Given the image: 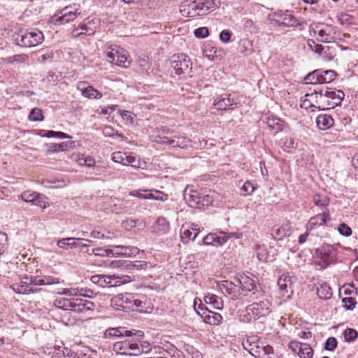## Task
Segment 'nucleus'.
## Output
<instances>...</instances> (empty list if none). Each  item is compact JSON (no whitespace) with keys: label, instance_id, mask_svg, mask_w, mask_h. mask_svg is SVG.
<instances>
[{"label":"nucleus","instance_id":"f257e3e1","mask_svg":"<svg viewBox=\"0 0 358 358\" xmlns=\"http://www.w3.org/2000/svg\"><path fill=\"white\" fill-rule=\"evenodd\" d=\"M259 292H253L250 294L243 295V302L251 303L242 311L240 317L243 322H250L266 317L271 312V303L268 299L259 300Z\"/></svg>","mask_w":358,"mask_h":358},{"label":"nucleus","instance_id":"f03ea898","mask_svg":"<svg viewBox=\"0 0 358 358\" xmlns=\"http://www.w3.org/2000/svg\"><path fill=\"white\" fill-rule=\"evenodd\" d=\"M309 33L321 43H332L338 38V28L322 22H313L309 25Z\"/></svg>","mask_w":358,"mask_h":358},{"label":"nucleus","instance_id":"7ed1b4c3","mask_svg":"<svg viewBox=\"0 0 358 358\" xmlns=\"http://www.w3.org/2000/svg\"><path fill=\"white\" fill-rule=\"evenodd\" d=\"M14 43L22 48H31L41 44L43 40V34L38 30H25L13 35Z\"/></svg>","mask_w":358,"mask_h":358},{"label":"nucleus","instance_id":"20e7f679","mask_svg":"<svg viewBox=\"0 0 358 358\" xmlns=\"http://www.w3.org/2000/svg\"><path fill=\"white\" fill-rule=\"evenodd\" d=\"M243 345L245 350L257 358H270V355L273 354L272 346L265 345L257 340L255 337L248 338Z\"/></svg>","mask_w":358,"mask_h":358},{"label":"nucleus","instance_id":"39448f33","mask_svg":"<svg viewBox=\"0 0 358 358\" xmlns=\"http://www.w3.org/2000/svg\"><path fill=\"white\" fill-rule=\"evenodd\" d=\"M336 256V251L332 245H323L316 250L315 264L321 268H324L335 261Z\"/></svg>","mask_w":358,"mask_h":358},{"label":"nucleus","instance_id":"423d86ee","mask_svg":"<svg viewBox=\"0 0 358 358\" xmlns=\"http://www.w3.org/2000/svg\"><path fill=\"white\" fill-rule=\"evenodd\" d=\"M80 13L79 5H71L64 8L59 13L54 15L52 22L55 24H64L73 20Z\"/></svg>","mask_w":358,"mask_h":358},{"label":"nucleus","instance_id":"0eeeda50","mask_svg":"<svg viewBox=\"0 0 358 358\" xmlns=\"http://www.w3.org/2000/svg\"><path fill=\"white\" fill-rule=\"evenodd\" d=\"M171 67L178 76L189 74L192 69V63L189 57L184 54L174 55L171 57Z\"/></svg>","mask_w":358,"mask_h":358},{"label":"nucleus","instance_id":"6e6552de","mask_svg":"<svg viewBox=\"0 0 358 358\" xmlns=\"http://www.w3.org/2000/svg\"><path fill=\"white\" fill-rule=\"evenodd\" d=\"M320 91L323 95L327 110L340 105L345 96L343 91L336 89L327 87L324 90H320Z\"/></svg>","mask_w":358,"mask_h":358},{"label":"nucleus","instance_id":"1a4fd4ad","mask_svg":"<svg viewBox=\"0 0 358 358\" xmlns=\"http://www.w3.org/2000/svg\"><path fill=\"white\" fill-rule=\"evenodd\" d=\"M272 22L278 26L297 27L299 25L298 19L289 10H278L273 15Z\"/></svg>","mask_w":358,"mask_h":358},{"label":"nucleus","instance_id":"9d476101","mask_svg":"<svg viewBox=\"0 0 358 358\" xmlns=\"http://www.w3.org/2000/svg\"><path fill=\"white\" fill-rule=\"evenodd\" d=\"M301 106L306 108H316L321 110H327L323 95L320 90L319 92L315 90L313 93L306 94Z\"/></svg>","mask_w":358,"mask_h":358},{"label":"nucleus","instance_id":"9b49d317","mask_svg":"<svg viewBox=\"0 0 358 358\" xmlns=\"http://www.w3.org/2000/svg\"><path fill=\"white\" fill-rule=\"evenodd\" d=\"M295 280L294 276L289 273L282 274L278 280V286L280 289V294L282 297L290 299L293 294V283Z\"/></svg>","mask_w":358,"mask_h":358},{"label":"nucleus","instance_id":"f8f14e48","mask_svg":"<svg viewBox=\"0 0 358 358\" xmlns=\"http://www.w3.org/2000/svg\"><path fill=\"white\" fill-rule=\"evenodd\" d=\"M131 336H127V355L137 356L139 355L138 343L140 339L144 337V333L142 331L132 330Z\"/></svg>","mask_w":358,"mask_h":358},{"label":"nucleus","instance_id":"ddd939ff","mask_svg":"<svg viewBox=\"0 0 358 358\" xmlns=\"http://www.w3.org/2000/svg\"><path fill=\"white\" fill-rule=\"evenodd\" d=\"M106 55L108 58V62L111 64H115L117 66L127 68L130 65V61L127 57V52L124 50L120 52L111 49L106 52Z\"/></svg>","mask_w":358,"mask_h":358},{"label":"nucleus","instance_id":"4468645a","mask_svg":"<svg viewBox=\"0 0 358 358\" xmlns=\"http://www.w3.org/2000/svg\"><path fill=\"white\" fill-rule=\"evenodd\" d=\"M237 291H228L233 296H239L241 292H251L255 287V281L249 276L240 275L237 277Z\"/></svg>","mask_w":358,"mask_h":358},{"label":"nucleus","instance_id":"2eb2a0df","mask_svg":"<svg viewBox=\"0 0 358 358\" xmlns=\"http://www.w3.org/2000/svg\"><path fill=\"white\" fill-rule=\"evenodd\" d=\"M134 295L128 292L119 294L111 299V303L117 309L133 310Z\"/></svg>","mask_w":358,"mask_h":358},{"label":"nucleus","instance_id":"dca6fc26","mask_svg":"<svg viewBox=\"0 0 358 358\" xmlns=\"http://www.w3.org/2000/svg\"><path fill=\"white\" fill-rule=\"evenodd\" d=\"M91 281L99 287H116L121 284V279L115 275H94L90 278Z\"/></svg>","mask_w":358,"mask_h":358},{"label":"nucleus","instance_id":"f3484780","mask_svg":"<svg viewBox=\"0 0 358 358\" xmlns=\"http://www.w3.org/2000/svg\"><path fill=\"white\" fill-rule=\"evenodd\" d=\"M235 234L231 233L227 235L226 233L220 231L219 234L211 233L203 238V243L205 245H222L225 243L229 238L234 237Z\"/></svg>","mask_w":358,"mask_h":358},{"label":"nucleus","instance_id":"a211bd4d","mask_svg":"<svg viewBox=\"0 0 358 358\" xmlns=\"http://www.w3.org/2000/svg\"><path fill=\"white\" fill-rule=\"evenodd\" d=\"M289 348L296 352L300 358H312L313 357V350L307 343L293 341L289 343Z\"/></svg>","mask_w":358,"mask_h":358},{"label":"nucleus","instance_id":"6ab92c4d","mask_svg":"<svg viewBox=\"0 0 358 358\" xmlns=\"http://www.w3.org/2000/svg\"><path fill=\"white\" fill-rule=\"evenodd\" d=\"M22 199L26 202H31L34 205L43 208L46 207V202L44 200L45 196L36 192L31 190L24 191L22 194Z\"/></svg>","mask_w":358,"mask_h":358},{"label":"nucleus","instance_id":"aec40b11","mask_svg":"<svg viewBox=\"0 0 358 358\" xmlns=\"http://www.w3.org/2000/svg\"><path fill=\"white\" fill-rule=\"evenodd\" d=\"M133 310L140 313H150L152 308L144 295H134Z\"/></svg>","mask_w":358,"mask_h":358},{"label":"nucleus","instance_id":"412c9836","mask_svg":"<svg viewBox=\"0 0 358 358\" xmlns=\"http://www.w3.org/2000/svg\"><path fill=\"white\" fill-rule=\"evenodd\" d=\"M78 90L81 92V94L87 99H100L103 94L102 93L95 89L92 85L85 87L84 83H80L78 85Z\"/></svg>","mask_w":358,"mask_h":358},{"label":"nucleus","instance_id":"4be33fe9","mask_svg":"<svg viewBox=\"0 0 358 358\" xmlns=\"http://www.w3.org/2000/svg\"><path fill=\"white\" fill-rule=\"evenodd\" d=\"M198 226L192 224L191 225H182L180 229V236L182 240L187 239V241L189 240L194 241L196 237L200 233V229Z\"/></svg>","mask_w":358,"mask_h":358},{"label":"nucleus","instance_id":"5701e85b","mask_svg":"<svg viewBox=\"0 0 358 358\" xmlns=\"http://www.w3.org/2000/svg\"><path fill=\"white\" fill-rule=\"evenodd\" d=\"M222 320V317L220 313L210 310L208 307H203V322L210 325H217Z\"/></svg>","mask_w":358,"mask_h":358},{"label":"nucleus","instance_id":"b1692460","mask_svg":"<svg viewBox=\"0 0 358 358\" xmlns=\"http://www.w3.org/2000/svg\"><path fill=\"white\" fill-rule=\"evenodd\" d=\"M133 331L127 330L126 327H119L116 328H108L105 332V336L108 338H123L127 336H131Z\"/></svg>","mask_w":358,"mask_h":358},{"label":"nucleus","instance_id":"393cba45","mask_svg":"<svg viewBox=\"0 0 358 358\" xmlns=\"http://www.w3.org/2000/svg\"><path fill=\"white\" fill-rule=\"evenodd\" d=\"M201 8L199 6V3L192 1L190 3L185 4L181 6L180 12L182 15H186L189 17H193L200 15Z\"/></svg>","mask_w":358,"mask_h":358},{"label":"nucleus","instance_id":"a878e982","mask_svg":"<svg viewBox=\"0 0 358 358\" xmlns=\"http://www.w3.org/2000/svg\"><path fill=\"white\" fill-rule=\"evenodd\" d=\"M316 124L319 129L324 131L334 126V120L330 115L320 114L317 117Z\"/></svg>","mask_w":358,"mask_h":358},{"label":"nucleus","instance_id":"bb28decb","mask_svg":"<svg viewBox=\"0 0 358 358\" xmlns=\"http://www.w3.org/2000/svg\"><path fill=\"white\" fill-rule=\"evenodd\" d=\"M99 20L96 19H85L80 24L81 31H83L85 36L93 35L99 24Z\"/></svg>","mask_w":358,"mask_h":358},{"label":"nucleus","instance_id":"cd10ccee","mask_svg":"<svg viewBox=\"0 0 358 358\" xmlns=\"http://www.w3.org/2000/svg\"><path fill=\"white\" fill-rule=\"evenodd\" d=\"M329 217V213L328 210L327 211H323L322 213H319L317 215L311 217L308 223V229H312L315 227H320L324 224L327 222V220Z\"/></svg>","mask_w":358,"mask_h":358},{"label":"nucleus","instance_id":"c85d7f7f","mask_svg":"<svg viewBox=\"0 0 358 358\" xmlns=\"http://www.w3.org/2000/svg\"><path fill=\"white\" fill-rule=\"evenodd\" d=\"M292 233L291 224L287 222L280 227L275 229L272 233L274 239L282 240L284 237L289 236Z\"/></svg>","mask_w":358,"mask_h":358},{"label":"nucleus","instance_id":"c756f323","mask_svg":"<svg viewBox=\"0 0 358 358\" xmlns=\"http://www.w3.org/2000/svg\"><path fill=\"white\" fill-rule=\"evenodd\" d=\"M117 251L114 252L117 256H135L138 254L139 249L134 246L115 245L113 246Z\"/></svg>","mask_w":358,"mask_h":358},{"label":"nucleus","instance_id":"7c9ffc66","mask_svg":"<svg viewBox=\"0 0 358 358\" xmlns=\"http://www.w3.org/2000/svg\"><path fill=\"white\" fill-rule=\"evenodd\" d=\"M236 104L234 99H231L229 94L222 95L215 100L214 106L217 110H227Z\"/></svg>","mask_w":358,"mask_h":358},{"label":"nucleus","instance_id":"2f4dec72","mask_svg":"<svg viewBox=\"0 0 358 358\" xmlns=\"http://www.w3.org/2000/svg\"><path fill=\"white\" fill-rule=\"evenodd\" d=\"M253 250L259 262H266L269 260L271 257L267 247L264 244L257 243L254 245Z\"/></svg>","mask_w":358,"mask_h":358},{"label":"nucleus","instance_id":"473e14b6","mask_svg":"<svg viewBox=\"0 0 358 358\" xmlns=\"http://www.w3.org/2000/svg\"><path fill=\"white\" fill-rule=\"evenodd\" d=\"M52 356L55 358H75V353L66 347L55 345Z\"/></svg>","mask_w":358,"mask_h":358},{"label":"nucleus","instance_id":"72a5a7b5","mask_svg":"<svg viewBox=\"0 0 358 358\" xmlns=\"http://www.w3.org/2000/svg\"><path fill=\"white\" fill-rule=\"evenodd\" d=\"M89 292L92 293L90 289H83V288H64L62 292H59L62 294L75 296H82L85 297H90L88 294Z\"/></svg>","mask_w":358,"mask_h":358},{"label":"nucleus","instance_id":"f704fd0d","mask_svg":"<svg viewBox=\"0 0 358 358\" xmlns=\"http://www.w3.org/2000/svg\"><path fill=\"white\" fill-rule=\"evenodd\" d=\"M36 57V61L38 63L46 64L52 62L54 52L52 50L42 49L37 52Z\"/></svg>","mask_w":358,"mask_h":358},{"label":"nucleus","instance_id":"c9c22d12","mask_svg":"<svg viewBox=\"0 0 358 358\" xmlns=\"http://www.w3.org/2000/svg\"><path fill=\"white\" fill-rule=\"evenodd\" d=\"M82 240L80 238H62L57 241V246L64 248H76L78 245H80V242Z\"/></svg>","mask_w":358,"mask_h":358},{"label":"nucleus","instance_id":"e433bc0d","mask_svg":"<svg viewBox=\"0 0 358 358\" xmlns=\"http://www.w3.org/2000/svg\"><path fill=\"white\" fill-rule=\"evenodd\" d=\"M266 125L274 133H278L282 129V121L273 116L267 117Z\"/></svg>","mask_w":358,"mask_h":358},{"label":"nucleus","instance_id":"4c0bfd02","mask_svg":"<svg viewBox=\"0 0 358 358\" xmlns=\"http://www.w3.org/2000/svg\"><path fill=\"white\" fill-rule=\"evenodd\" d=\"M155 230L159 235L167 233L169 231V222L163 217H159L155 222Z\"/></svg>","mask_w":358,"mask_h":358},{"label":"nucleus","instance_id":"58836bf2","mask_svg":"<svg viewBox=\"0 0 358 358\" xmlns=\"http://www.w3.org/2000/svg\"><path fill=\"white\" fill-rule=\"evenodd\" d=\"M74 141H66L60 143H52L48 149L49 152H55L66 150L74 146Z\"/></svg>","mask_w":358,"mask_h":358},{"label":"nucleus","instance_id":"ea45409f","mask_svg":"<svg viewBox=\"0 0 358 358\" xmlns=\"http://www.w3.org/2000/svg\"><path fill=\"white\" fill-rule=\"evenodd\" d=\"M205 303L213 309H220L222 303L220 299L215 294H208L204 296Z\"/></svg>","mask_w":358,"mask_h":358},{"label":"nucleus","instance_id":"a19ab883","mask_svg":"<svg viewBox=\"0 0 358 358\" xmlns=\"http://www.w3.org/2000/svg\"><path fill=\"white\" fill-rule=\"evenodd\" d=\"M12 289L15 293L20 294H29L31 293L38 292L41 290V289H33L30 286L21 283L20 285H13Z\"/></svg>","mask_w":358,"mask_h":358},{"label":"nucleus","instance_id":"79ce46f5","mask_svg":"<svg viewBox=\"0 0 358 358\" xmlns=\"http://www.w3.org/2000/svg\"><path fill=\"white\" fill-rule=\"evenodd\" d=\"M320 76L321 71L316 70L313 71L312 73H308L304 78V81L306 84H322L320 83Z\"/></svg>","mask_w":358,"mask_h":358},{"label":"nucleus","instance_id":"37998d69","mask_svg":"<svg viewBox=\"0 0 358 358\" xmlns=\"http://www.w3.org/2000/svg\"><path fill=\"white\" fill-rule=\"evenodd\" d=\"M325 61L332 60L336 55V48L334 46H324L322 54H320Z\"/></svg>","mask_w":358,"mask_h":358},{"label":"nucleus","instance_id":"c03bdc74","mask_svg":"<svg viewBox=\"0 0 358 358\" xmlns=\"http://www.w3.org/2000/svg\"><path fill=\"white\" fill-rule=\"evenodd\" d=\"M220 289L223 292L227 293L230 296L232 299H238V296H233L232 294H230L228 291H237V285L234 282H229L227 280L224 281L221 285H220Z\"/></svg>","mask_w":358,"mask_h":358},{"label":"nucleus","instance_id":"a18cd8bd","mask_svg":"<svg viewBox=\"0 0 358 358\" xmlns=\"http://www.w3.org/2000/svg\"><path fill=\"white\" fill-rule=\"evenodd\" d=\"M122 339L113 343V350L117 354L127 355V337Z\"/></svg>","mask_w":358,"mask_h":358},{"label":"nucleus","instance_id":"49530a36","mask_svg":"<svg viewBox=\"0 0 358 358\" xmlns=\"http://www.w3.org/2000/svg\"><path fill=\"white\" fill-rule=\"evenodd\" d=\"M317 294L322 299H329L332 296L331 288L327 285H322L317 288Z\"/></svg>","mask_w":358,"mask_h":358},{"label":"nucleus","instance_id":"de8ad7c7","mask_svg":"<svg viewBox=\"0 0 358 358\" xmlns=\"http://www.w3.org/2000/svg\"><path fill=\"white\" fill-rule=\"evenodd\" d=\"M313 203L315 206L320 207L322 209H326L329 205V199L325 195L315 194L313 198Z\"/></svg>","mask_w":358,"mask_h":358},{"label":"nucleus","instance_id":"09e8293b","mask_svg":"<svg viewBox=\"0 0 358 358\" xmlns=\"http://www.w3.org/2000/svg\"><path fill=\"white\" fill-rule=\"evenodd\" d=\"M336 73L333 70L321 71L320 83H328L335 79Z\"/></svg>","mask_w":358,"mask_h":358},{"label":"nucleus","instance_id":"8fccbe9b","mask_svg":"<svg viewBox=\"0 0 358 358\" xmlns=\"http://www.w3.org/2000/svg\"><path fill=\"white\" fill-rule=\"evenodd\" d=\"M220 3V0H204L203 1V13H210L218 7Z\"/></svg>","mask_w":358,"mask_h":358},{"label":"nucleus","instance_id":"3c124183","mask_svg":"<svg viewBox=\"0 0 358 358\" xmlns=\"http://www.w3.org/2000/svg\"><path fill=\"white\" fill-rule=\"evenodd\" d=\"M71 299H66V298H62L55 300L54 305L64 310H70L71 308Z\"/></svg>","mask_w":358,"mask_h":358},{"label":"nucleus","instance_id":"603ef678","mask_svg":"<svg viewBox=\"0 0 358 358\" xmlns=\"http://www.w3.org/2000/svg\"><path fill=\"white\" fill-rule=\"evenodd\" d=\"M220 55L217 54V50L215 47L208 48L205 47L203 50V57H206L208 60L213 61L220 57Z\"/></svg>","mask_w":358,"mask_h":358},{"label":"nucleus","instance_id":"864d4df0","mask_svg":"<svg viewBox=\"0 0 358 358\" xmlns=\"http://www.w3.org/2000/svg\"><path fill=\"white\" fill-rule=\"evenodd\" d=\"M70 310L73 312L80 313L83 312V298H72Z\"/></svg>","mask_w":358,"mask_h":358},{"label":"nucleus","instance_id":"5fc2aeb1","mask_svg":"<svg viewBox=\"0 0 358 358\" xmlns=\"http://www.w3.org/2000/svg\"><path fill=\"white\" fill-rule=\"evenodd\" d=\"M29 57L26 54L15 55L13 56L8 57L6 59V62L9 64L17 63L22 64L25 62L28 59Z\"/></svg>","mask_w":358,"mask_h":358},{"label":"nucleus","instance_id":"6e6d98bb","mask_svg":"<svg viewBox=\"0 0 358 358\" xmlns=\"http://www.w3.org/2000/svg\"><path fill=\"white\" fill-rule=\"evenodd\" d=\"M186 200L189 206L192 208H198L199 204L201 202L199 194L197 192H194L192 194L185 196Z\"/></svg>","mask_w":358,"mask_h":358},{"label":"nucleus","instance_id":"4d7b16f0","mask_svg":"<svg viewBox=\"0 0 358 358\" xmlns=\"http://www.w3.org/2000/svg\"><path fill=\"white\" fill-rule=\"evenodd\" d=\"M42 136L46 138H71V137L62 131H46Z\"/></svg>","mask_w":358,"mask_h":358},{"label":"nucleus","instance_id":"13d9d810","mask_svg":"<svg viewBox=\"0 0 358 358\" xmlns=\"http://www.w3.org/2000/svg\"><path fill=\"white\" fill-rule=\"evenodd\" d=\"M307 45L313 52L320 55L322 53L324 50V47L321 44L316 43L315 41L313 39H308L307 41Z\"/></svg>","mask_w":358,"mask_h":358},{"label":"nucleus","instance_id":"bf43d9fd","mask_svg":"<svg viewBox=\"0 0 358 358\" xmlns=\"http://www.w3.org/2000/svg\"><path fill=\"white\" fill-rule=\"evenodd\" d=\"M92 253L96 256L108 257L110 255H115L114 251L110 249H105L103 248H96L92 250Z\"/></svg>","mask_w":358,"mask_h":358},{"label":"nucleus","instance_id":"052dcab7","mask_svg":"<svg viewBox=\"0 0 358 358\" xmlns=\"http://www.w3.org/2000/svg\"><path fill=\"white\" fill-rule=\"evenodd\" d=\"M29 119L31 121L38 122L43 120V115L41 109L38 108H33L29 115Z\"/></svg>","mask_w":358,"mask_h":358},{"label":"nucleus","instance_id":"680f3d73","mask_svg":"<svg viewBox=\"0 0 358 358\" xmlns=\"http://www.w3.org/2000/svg\"><path fill=\"white\" fill-rule=\"evenodd\" d=\"M241 52L248 55L253 52L252 42L248 39H243L241 41Z\"/></svg>","mask_w":358,"mask_h":358},{"label":"nucleus","instance_id":"e2e57ef3","mask_svg":"<svg viewBox=\"0 0 358 358\" xmlns=\"http://www.w3.org/2000/svg\"><path fill=\"white\" fill-rule=\"evenodd\" d=\"M256 188V185H255L252 182L246 181L241 188V190L243 192L242 194L245 196L251 195Z\"/></svg>","mask_w":358,"mask_h":358},{"label":"nucleus","instance_id":"0e129e2a","mask_svg":"<svg viewBox=\"0 0 358 358\" xmlns=\"http://www.w3.org/2000/svg\"><path fill=\"white\" fill-rule=\"evenodd\" d=\"M124 166H131L132 167L137 168L140 165L139 160L136 157V156L131 155V154L128 155L127 153L126 159L124 161Z\"/></svg>","mask_w":358,"mask_h":358},{"label":"nucleus","instance_id":"69168bd1","mask_svg":"<svg viewBox=\"0 0 358 358\" xmlns=\"http://www.w3.org/2000/svg\"><path fill=\"white\" fill-rule=\"evenodd\" d=\"M357 331L354 329L348 328L344 331V338L348 342L354 341L357 338Z\"/></svg>","mask_w":358,"mask_h":358},{"label":"nucleus","instance_id":"338daca9","mask_svg":"<svg viewBox=\"0 0 358 358\" xmlns=\"http://www.w3.org/2000/svg\"><path fill=\"white\" fill-rule=\"evenodd\" d=\"M126 152H115L112 155V160L115 162L120 163L122 164H124V161L126 159Z\"/></svg>","mask_w":358,"mask_h":358},{"label":"nucleus","instance_id":"774afa93","mask_svg":"<svg viewBox=\"0 0 358 358\" xmlns=\"http://www.w3.org/2000/svg\"><path fill=\"white\" fill-rule=\"evenodd\" d=\"M338 231L342 236L348 237L352 234L351 228L345 223H341L338 225Z\"/></svg>","mask_w":358,"mask_h":358}]
</instances>
